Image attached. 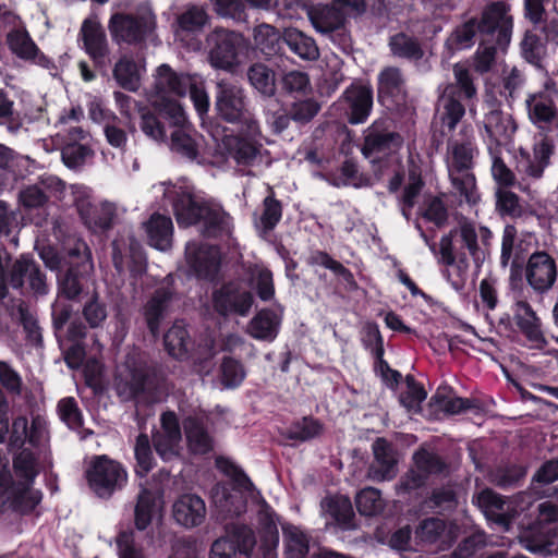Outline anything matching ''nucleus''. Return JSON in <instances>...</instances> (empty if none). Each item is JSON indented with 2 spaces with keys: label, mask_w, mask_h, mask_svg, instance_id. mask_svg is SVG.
Here are the masks:
<instances>
[{
  "label": "nucleus",
  "mask_w": 558,
  "mask_h": 558,
  "mask_svg": "<svg viewBox=\"0 0 558 558\" xmlns=\"http://www.w3.org/2000/svg\"><path fill=\"white\" fill-rule=\"evenodd\" d=\"M151 191L155 197H162L163 208H172L180 227L201 222L205 236L231 235L233 225L230 215L220 207L210 206L186 180L159 182L153 185Z\"/></svg>",
  "instance_id": "1"
},
{
  "label": "nucleus",
  "mask_w": 558,
  "mask_h": 558,
  "mask_svg": "<svg viewBox=\"0 0 558 558\" xmlns=\"http://www.w3.org/2000/svg\"><path fill=\"white\" fill-rule=\"evenodd\" d=\"M247 496L252 499L258 500V549L262 553L263 558H277V547L279 545V518L254 486L250 490L238 485L231 489L217 486L213 494V501L216 507L217 514L221 520L242 515L246 512Z\"/></svg>",
  "instance_id": "2"
},
{
  "label": "nucleus",
  "mask_w": 558,
  "mask_h": 558,
  "mask_svg": "<svg viewBox=\"0 0 558 558\" xmlns=\"http://www.w3.org/2000/svg\"><path fill=\"white\" fill-rule=\"evenodd\" d=\"M510 5L506 2H493L483 11L481 21L470 19L458 26L451 35V40L458 49L470 48L476 35L496 37V44H509L513 27Z\"/></svg>",
  "instance_id": "3"
},
{
  "label": "nucleus",
  "mask_w": 558,
  "mask_h": 558,
  "mask_svg": "<svg viewBox=\"0 0 558 558\" xmlns=\"http://www.w3.org/2000/svg\"><path fill=\"white\" fill-rule=\"evenodd\" d=\"M448 148L447 168L453 195L459 198L460 204L466 203L471 206L477 204L480 193L472 169L478 149L473 136H466L461 141H452Z\"/></svg>",
  "instance_id": "4"
},
{
  "label": "nucleus",
  "mask_w": 558,
  "mask_h": 558,
  "mask_svg": "<svg viewBox=\"0 0 558 558\" xmlns=\"http://www.w3.org/2000/svg\"><path fill=\"white\" fill-rule=\"evenodd\" d=\"M558 97V86L553 77H548L542 89L531 93L525 98V107L530 122L536 129L534 140H541L545 147L558 144V106L554 97Z\"/></svg>",
  "instance_id": "5"
},
{
  "label": "nucleus",
  "mask_w": 558,
  "mask_h": 558,
  "mask_svg": "<svg viewBox=\"0 0 558 558\" xmlns=\"http://www.w3.org/2000/svg\"><path fill=\"white\" fill-rule=\"evenodd\" d=\"M215 109L229 123H241L251 135L259 134V123L247 108L244 89L235 82L219 80L216 83Z\"/></svg>",
  "instance_id": "6"
},
{
  "label": "nucleus",
  "mask_w": 558,
  "mask_h": 558,
  "mask_svg": "<svg viewBox=\"0 0 558 558\" xmlns=\"http://www.w3.org/2000/svg\"><path fill=\"white\" fill-rule=\"evenodd\" d=\"M472 501L489 522L505 531L510 529L512 520L525 509L521 504L531 502L527 493H521L514 499H506L490 488L474 494Z\"/></svg>",
  "instance_id": "7"
},
{
  "label": "nucleus",
  "mask_w": 558,
  "mask_h": 558,
  "mask_svg": "<svg viewBox=\"0 0 558 558\" xmlns=\"http://www.w3.org/2000/svg\"><path fill=\"white\" fill-rule=\"evenodd\" d=\"M476 126L488 153L500 148L517 130L512 116L502 111L500 104L489 97L484 104V117L476 122Z\"/></svg>",
  "instance_id": "8"
},
{
  "label": "nucleus",
  "mask_w": 558,
  "mask_h": 558,
  "mask_svg": "<svg viewBox=\"0 0 558 558\" xmlns=\"http://www.w3.org/2000/svg\"><path fill=\"white\" fill-rule=\"evenodd\" d=\"M89 488L100 498H109L128 482L124 466L107 456L95 457L86 469Z\"/></svg>",
  "instance_id": "9"
},
{
  "label": "nucleus",
  "mask_w": 558,
  "mask_h": 558,
  "mask_svg": "<svg viewBox=\"0 0 558 558\" xmlns=\"http://www.w3.org/2000/svg\"><path fill=\"white\" fill-rule=\"evenodd\" d=\"M364 0H333L329 5H318L307 11L313 27L322 34H329L344 26L348 19L364 14Z\"/></svg>",
  "instance_id": "10"
},
{
  "label": "nucleus",
  "mask_w": 558,
  "mask_h": 558,
  "mask_svg": "<svg viewBox=\"0 0 558 558\" xmlns=\"http://www.w3.org/2000/svg\"><path fill=\"white\" fill-rule=\"evenodd\" d=\"M208 60L213 68L232 71L240 63V53L246 49L242 34L216 27L207 37Z\"/></svg>",
  "instance_id": "11"
},
{
  "label": "nucleus",
  "mask_w": 558,
  "mask_h": 558,
  "mask_svg": "<svg viewBox=\"0 0 558 558\" xmlns=\"http://www.w3.org/2000/svg\"><path fill=\"white\" fill-rule=\"evenodd\" d=\"M148 371L138 350H131L124 362L117 367L114 390L122 401H130L144 393Z\"/></svg>",
  "instance_id": "12"
},
{
  "label": "nucleus",
  "mask_w": 558,
  "mask_h": 558,
  "mask_svg": "<svg viewBox=\"0 0 558 558\" xmlns=\"http://www.w3.org/2000/svg\"><path fill=\"white\" fill-rule=\"evenodd\" d=\"M242 134L226 136L222 140V148L228 160H232L243 174H254L252 168L264 162L263 145L257 141L258 135H251L241 126Z\"/></svg>",
  "instance_id": "13"
},
{
  "label": "nucleus",
  "mask_w": 558,
  "mask_h": 558,
  "mask_svg": "<svg viewBox=\"0 0 558 558\" xmlns=\"http://www.w3.org/2000/svg\"><path fill=\"white\" fill-rule=\"evenodd\" d=\"M156 17L147 12L141 15L113 14L108 23L112 39L117 44H138L148 39L155 31Z\"/></svg>",
  "instance_id": "14"
},
{
  "label": "nucleus",
  "mask_w": 558,
  "mask_h": 558,
  "mask_svg": "<svg viewBox=\"0 0 558 558\" xmlns=\"http://www.w3.org/2000/svg\"><path fill=\"white\" fill-rule=\"evenodd\" d=\"M544 141L535 140L533 146V156L521 153L517 159V173L520 177L518 180V187L520 191L532 195L531 183L539 180L546 167L549 165V158L554 154L556 143H551L550 146L545 147Z\"/></svg>",
  "instance_id": "15"
},
{
  "label": "nucleus",
  "mask_w": 558,
  "mask_h": 558,
  "mask_svg": "<svg viewBox=\"0 0 558 558\" xmlns=\"http://www.w3.org/2000/svg\"><path fill=\"white\" fill-rule=\"evenodd\" d=\"M401 145L400 134L391 131L387 121L379 120L365 131L362 153L372 162H376L386 156L393 157Z\"/></svg>",
  "instance_id": "16"
},
{
  "label": "nucleus",
  "mask_w": 558,
  "mask_h": 558,
  "mask_svg": "<svg viewBox=\"0 0 558 558\" xmlns=\"http://www.w3.org/2000/svg\"><path fill=\"white\" fill-rule=\"evenodd\" d=\"M211 302L214 310L221 316L246 317L253 306L254 298L240 283L228 282L213 292Z\"/></svg>",
  "instance_id": "17"
},
{
  "label": "nucleus",
  "mask_w": 558,
  "mask_h": 558,
  "mask_svg": "<svg viewBox=\"0 0 558 558\" xmlns=\"http://www.w3.org/2000/svg\"><path fill=\"white\" fill-rule=\"evenodd\" d=\"M220 251L215 245L191 241L185 246L189 274L199 279L215 280L220 269Z\"/></svg>",
  "instance_id": "18"
},
{
  "label": "nucleus",
  "mask_w": 558,
  "mask_h": 558,
  "mask_svg": "<svg viewBox=\"0 0 558 558\" xmlns=\"http://www.w3.org/2000/svg\"><path fill=\"white\" fill-rule=\"evenodd\" d=\"M5 496V504L21 514L32 512L41 501L40 490L33 488L29 482H13L10 473H0V497Z\"/></svg>",
  "instance_id": "19"
},
{
  "label": "nucleus",
  "mask_w": 558,
  "mask_h": 558,
  "mask_svg": "<svg viewBox=\"0 0 558 558\" xmlns=\"http://www.w3.org/2000/svg\"><path fill=\"white\" fill-rule=\"evenodd\" d=\"M525 278L535 292L541 294L548 292L557 279L555 258L545 251L534 252L527 259Z\"/></svg>",
  "instance_id": "20"
},
{
  "label": "nucleus",
  "mask_w": 558,
  "mask_h": 558,
  "mask_svg": "<svg viewBox=\"0 0 558 558\" xmlns=\"http://www.w3.org/2000/svg\"><path fill=\"white\" fill-rule=\"evenodd\" d=\"M513 319L521 333L530 342L532 349H544L547 345L542 320L531 304L524 300L515 301L511 306Z\"/></svg>",
  "instance_id": "21"
},
{
  "label": "nucleus",
  "mask_w": 558,
  "mask_h": 558,
  "mask_svg": "<svg viewBox=\"0 0 558 558\" xmlns=\"http://www.w3.org/2000/svg\"><path fill=\"white\" fill-rule=\"evenodd\" d=\"M80 36L83 48L96 66L106 69L110 60V48L107 35L101 25L92 20H85L82 24Z\"/></svg>",
  "instance_id": "22"
},
{
  "label": "nucleus",
  "mask_w": 558,
  "mask_h": 558,
  "mask_svg": "<svg viewBox=\"0 0 558 558\" xmlns=\"http://www.w3.org/2000/svg\"><path fill=\"white\" fill-rule=\"evenodd\" d=\"M7 43L12 53L17 58L47 69L51 74H54L52 71L57 70L56 65L38 49L25 28H14L9 32Z\"/></svg>",
  "instance_id": "23"
},
{
  "label": "nucleus",
  "mask_w": 558,
  "mask_h": 558,
  "mask_svg": "<svg viewBox=\"0 0 558 558\" xmlns=\"http://www.w3.org/2000/svg\"><path fill=\"white\" fill-rule=\"evenodd\" d=\"M160 421L161 428L154 435V447L162 460L170 461L179 454L181 428L173 412H165Z\"/></svg>",
  "instance_id": "24"
},
{
  "label": "nucleus",
  "mask_w": 558,
  "mask_h": 558,
  "mask_svg": "<svg viewBox=\"0 0 558 558\" xmlns=\"http://www.w3.org/2000/svg\"><path fill=\"white\" fill-rule=\"evenodd\" d=\"M23 274H27V282L34 293L46 295L49 292L46 275L39 265L24 255L14 262L10 271L9 282L13 289L23 287Z\"/></svg>",
  "instance_id": "25"
},
{
  "label": "nucleus",
  "mask_w": 558,
  "mask_h": 558,
  "mask_svg": "<svg viewBox=\"0 0 558 558\" xmlns=\"http://www.w3.org/2000/svg\"><path fill=\"white\" fill-rule=\"evenodd\" d=\"M194 74L177 73L168 64L157 69L153 98H170V96H185Z\"/></svg>",
  "instance_id": "26"
},
{
  "label": "nucleus",
  "mask_w": 558,
  "mask_h": 558,
  "mask_svg": "<svg viewBox=\"0 0 558 558\" xmlns=\"http://www.w3.org/2000/svg\"><path fill=\"white\" fill-rule=\"evenodd\" d=\"M464 113L465 108L457 97V86L447 84L442 88L439 87L435 117L441 125L448 131L454 130Z\"/></svg>",
  "instance_id": "27"
},
{
  "label": "nucleus",
  "mask_w": 558,
  "mask_h": 558,
  "mask_svg": "<svg viewBox=\"0 0 558 558\" xmlns=\"http://www.w3.org/2000/svg\"><path fill=\"white\" fill-rule=\"evenodd\" d=\"M208 423L209 415L204 411L189 415L183 422L189 447L194 453L204 454L213 449V438L207 430Z\"/></svg>",
  "instance_id": "28"
},
{
  "label": "nucleus",
  "mask_w": 558,
  "mask_h": 558,
  "mask_svg": "<svg viewBox=\"0 0 558 558\" xmlns=\"http://www.w3.org/2000/svg\"><path fill=\"white\" fill-rule=\"evenodd\" d=\"M459 233L464 247L469 251L476 266L484 262L486 256V247L493 236L490 230L486 227H480L478 230L473 222L463 220L459 223V229L454 230Z\"/></svg>",
  "instance_id": "29"
},
{
  "label": "nucleus",
  "mask_w": 558,
  "mask_h": 558,
  "mask_svg": "<svg viewBox=\"0 0 558 558\" xmlns=\"http://www.w3.org/2000/svg\"><path fill=\"white\" fill-rule=\"evenodd\" d=\"M343 99L348 106L350 123H363L368 118L373 107V89L371 86L351 84L344 90Z\"/></svg>",
  "instance_id": "30"
},
{
  "label": "nucleus",
  "mask_w": 558,
  "mask_h": 558,
  "mask_svg": "<svg viewBox=\"0 0 558 558\" xmlns=\"http://www.w3.org/2000/svg\"><path fill=\"white\" fill-rule=\"evenodd\" d=\"M202 136L190 125L174 129L170 135L169 148L178 157L201 163Z\"/></svg>",
  "instance_id": "31"
},
{
  "label": "nucleus",
  "mask_w": 558,
  "mask_h": 558,
  "mask_svg": "<svg viewBox=\"0 0 558 558\" xmlns=\"http://www.w3.org/2000/svg\"><path fill=\"white\" fill-rule=\"evenodd\" d=\"M281 322L280 311L263 308L248 322L246 332L258 341L272 342L279 333Z\"/></svg>",
  "instance_id": "32"
},
{
  "label": "nucleus",
  "mask_w": 558,
  "mask_h": 558,
  "mask_svg": "<svg viewBox=\"0 0 558 558\" xmlns=\"http://www.w3.org/2000/svg\"><path fill=\"white\" fill-rule=\"evenodd\" d=\"M374 462L369 465L367 475L372 481L384 482L392 480L396 474V459L391 446L384 438L373 444Z\"/></svg>",
  "instance_id": "33"
},
{
  "label": "nucleus",
  "mask_w": 558,
  "mask_h": 558,
  "mask_svg": "<svg viewBox=\"0 0 558 558\" xmlns=\"http://www.w3.org/2000/svg\"><path fill=\"white\" fill-rule=\"evenodd\" d=\"M378 98L400 104L407 96V83L402 71L397 66H386L378 73Z\"/></svg>",
  "instance_id": "34"
},
{
  "label": "nucleus",
  "mask_w": 558,
  "mask_h": 558,
  "mask_svg": "<svg viewBox=\"0 0 558 558\" xmlns=\"http://www.w3.org/2000/svg\"><path fill=\"white\" fill-rule=\"evenodd\" d=\"M416 537L426 544H435L438 549L449 548L457 537L453 526H448L438 518L422 521L416 530Z\"/></svg>",
  "instance_id": "35"
},
{
  "label": "nucleus",
  "mask_w": 558,
  "mask_h": 558,
  "mask_svg": "<svg viewBox=\"0 0 558 558\" xmlns=\"http://www.w3.org/2000/svg\"><path fill=\"white\" fill-rule=\"evenodd\" d=\"M173 291L168 286L158 288L143 307L147 328L154 337L160 332V324L167 313Z\"/></svg>",
  "instance_id": "36"
},
{
  "label": "nucleus",
  "mask_w": 558,
  "mask_h": 558,
  "mask_svg": "<svg viewBox=\"0 0 558 558\" xmlns=\"http://www.w3.org/2000/svg\"><path fill=\"white\" fill-rule=\"evenodd\" d=\"M206 515V506L204 500L194 494L181 496L173 505L174 520L185 527L199 525Z\"/></svg>",
  "instance_id": "37"
},
{
  "label": "nucleus",
  "mask_w": 558,
  "mask_h": 558,
  "mask_svg": "<svg viewBox=\"0 0 558 558\" xmlns=\"http://www.w3.org/2000/svg\"><path fill=\"white\" fill-rule=\"evenodd\" d=\"M209 20L210 17L205 7L189 4L177 14L174 27L175 36L199 34L209 23Z\"/></svg>",
  "instance_id": "38"
},
{
  "label": "nucleus",
  "mask_w": 558,
  "mask_h": 558,
  "mask_svg": "<svg viewBox=\"0 0 558 558\" xmlns=\"http://www.w3.org/2000/svg\"><path fill=\"white\" fill-rule=\"evenodd\" d=\"M144 228L149 244L159 250L167 251L171 247L173 236V223L169 216L153 214Z\"/></svg>",
  "instance_id": "39"
},
{
  "label": "nucleus",
  "mask_w": 558,
  "mask_h": 558,
  "mask_svg": "<svg viewBox=\"0 0 558 558\" xmlns=\"http://www.w3.org/2000/svg\"><path fill=\"white\" fill-rule=\"evenodd\" d=\"M163 342L168 353L178 360L187 359L194 350V342L182 322H175L172 325L166 332Z\"/></svg>",
  "instance_id": "40"
},
{
  "label": "nucleus",
  "mask_w": 558,
  "mask_h": 558,
  "mask_svg": "<svg viewBox=\"0 0 558 558\" xmlns=\"http://www.w3.org/2000/svg\"><path fill=\"white\" fill-rule=\"evenodd\" d=\"M282 40L294 54L303 60L314 61L319 58V49L315 40L298 28H286Z\"/></svg>",
  "instance_id": "41"
},
{
  "label": "nucleus",
  "mask_w": 558,
  "mask_h": 558,
  "mask_svg": "<svg viewBox=\"0 0 558 558\" xmlns=\"http://www.w3.org/2000/svg\"><path fill=\"white\" fill-rule=\"evenodd\" d=\"M62 185L63 183L56 177L49 175L43 178L39 184L26 186L20 192V203L27 209L40 208L48 201L46 190L52 187L59 190Z\"/></svg>",
  "instance_id": "42"
},
{
  "label": "nucleus",
  "mask_w": 558,
  "mask_h": 558,
  "mask_svg": "<svg viewBox=\"0 0 558 558\" xmlns=\"http://www.w3.org/2000/svg\"><path fill=\"white\" fill-rule=\"evenodd\" d=\"M41 428L39 422L34 420L28 428V422L25 416H17L13 420L12 429L9 437V446L11 449H21L26 441L33 446H37L40 441Z\"/></svg>",
  "instance_id": "43"
},
{
  "label": "nucleus",
  "mask_w": 558,
  "mask_h": 558,
  "mask_svg": "<svg viewBox=\"0 0 558 558\" xmlns=\"http://www.w3.org/2000/svg\"><path fill=\"white\" fill-rule=\"evenodd\" d=\"M388 46L393 57L409 61H418L424 56L420 40L403 32L390 36Z\"/></svg>",
  "instance_id": "44"
},
{
  "label": "nucleus",
  "mask_w": 558,
  "mask_h": 558,
  "mask_svg": "<svg viewBox=\"0 0 558 558\" xmlns=\"http://www.w3.org/2000/svg\"><path fill=\"white\" fill-rule=\"evenodd\" d=\"M141 66L132 57L123 56L113 68V77L117 83L129 92H136L141 85Z\"/></svg>",
  "instance_id": "45"
},
{
  "label": "nucleus",
  "mask_w": 558,
  "mask_h": 558,
  "mask_svg": "<svg viewBox=\"0 0 558 558\" xmlns=\"http://www.w3.org/2000/svg\"><path fill=\"white\" fill-rule=\"evenodd\" d=\"M281 527L287 558H306L310 549L307 534L292 524H282Z\"/></svg>",
  "instance_id": "46"
},
{
  "label": "nucleus",
  "mask_w": 558,
  "mask_h": 558,
  "mask_svg": "<svg viewBox=\"0 0 558 558\" xmlns=\"http://www.w3.org/2000/svg\"><path fill=\"white\" fill-rule=\"evenodd\" d=\"M226 536L235 548V553L250 557L257 546L254 531L246 524L226 525Z\"/></svg>",
  "instance_id": "47"
},
{
  "label": "nucleus",
  "mask_w": 558,
  "mask_h": 558,
  "mask_svg": "<svg viewBox=\"0 0 558 558\" xmlns=\"http://www.w3.org/2000/svg\"><path fill=\"white\" fill-rule=\"evenodd\" d=\"M323 510L328 513L343 529L353 526V508L350 499L344 496H336L324 499Z\"/></svg>",
  "instance_id": "48"
},
{
  "label": "nucleus",
  "mask_w": 558,
  "mask_h": 558,
  "mask_svg": "<svg viewBox=\"0 0 558 558\" xmlns=\"http://www.w3.org/2000/svg\"><path fill=\"white\" fill-rule=\"evenodd\" d=\"M247 77L251 85L263 96L272 97L276 92L275 73L267 65L255 63L250 66Z\"/></svg>",
  "instance_id": "49"
},
{
  "label": "nucleus",
  "mask_w": 558,
  "mask_h": 558,
  "mask_svg": "<svg viewBox=\"0 0 558 558\" xmlns=\"http://www.w3.org/2000/svg\"><path fill=\"white\" fill-rule=\"evenodd\" d=\"M254 43L256 47L266 56L271 57L280 50L282 36L269 24H260L254 28Z\"/></svg>",
  "instance_id": "50"
},
{
  "label": "nucleus",
  "mask_w": 558,
  "mask_h": 558,
  "mask_svg": "<svg viewBox=\"0 0 558 558\" xmlns=\"http://www.w3.org/2000/svg\"><path fill=\"white\" fill-rule=\"evenodd\" d=\"M151 105L158 112L175 128H185L190 125L187 117L182 106L171 98H153L150 97Z\"/></svg>",
  "instance_id": "51"
},
{
  "label": "nucleus",
  "mask_w": 558,
  "mask_h": 558,
  "mask_svg": "<svg viewBox=\"0 0 558 558\" xmlns=\"http://www.w3.org/2000/svg\"><path fill=\"white\" fill-rule=\"evenodd\" d=\"M157 510V498L155 494L148 489H143L137 498L135 507V526L143 531L150 524L151 519Z\"/></svg>",
  "instance_id": "52"
},
{
  "label": "nucleus",
  "mask_w": 558,
  "mask_h": 558,
  "mask_svg": "<svg viewBox=\"0 0 558 558\" xmlns=\"http://www.w3.org/2000/svg\"><path fill=\"white\" fill-rule=\"evenodd\" d=\"M282 217V206L274 195H268L263 202V213L259 220L256 222V227L263 233L270 232L280 221Z\"/></svg>",
  "instance_id": "53"
},
{
  "label": "nucleus",
  "mask_w": 558,
  "mask_h": 558,
  "mask_svg": "<svg viewBox=\"0 0 558 558\" xmlns=\"http://www.w3.org/2000/svg\"><path fill=\"white\" fill-rule=\"evenodd\" d=\"M291 120L290 111L282 108L277 100H268L265 107V121L275 134H280L287 130Z\"/></svg>",
  "instance_id": "54"
},
{
  "label": "nucleus",
  "mask_w": 558,
  "mask_h": 558,
  "mask_svg": "<svg viewBox=\"0 0 558 558\" xmlns=\"http://www.w3.org/2000/svg\"><path fill=\"white\" fill-rule=\"evenodd\" d=\"M356 508L363 515H376L385 506L380 490L374 487H366L356 495Z\"/></svg>",
  "instance_id": "55"
},
{
  "label": "nucleus",
  "mask_w": 558,
  "mask_h": 558,
  "mask_svg": "<svg viewBox=\"0 0 558 558\" xmlns=\"http://www.w3.org/2000/svg\"><path fill=\"white\" fill-rule=\"evenodd\" d=\"M140 129L143 134L158 144L166 143V129L158 117L148 109H140Z\"/></svg>",
  "instance_id": "56"
},
{
  "label": "nucleus",
  "mask_w": 558,
  "mask_h": 558,
  "mask_svg": "<svg viewBox=\"0 0 558 558\" xmlns=\"http://www.w3.org/2000/svg\"><path fill=\"white\" fill-rule=\"evenodd\" d=\"M251 286L262 301H269L275 294L272 274L265 267L255 266L251 269Z\"/></svg>",
  "instance_id": "57"
},
{
  "label": "nucleus",
  "mask_w": 558,
  "mask_h": 558,
  "mask_svg": "<svg viewBox=\"0 0 558 558\" xmlns=\"http://www.w3.org/2000/svg\"><path fill=\"white\" fill-rule=\"evenodd\" d=\"M114 216V208L110 203H99L83 221L94 232L110 228Z\"/></svg>",
  "instance_id": "58"
},
{
  "label": "nucleus",
  "mask_w": 558,
  "mask_h": 558,
  "mask_svg": "<svg viewBox=\"0 0 558 558\" xmlns=\"http://www.w3.org/2000/svg\"><path fill=\"white\" fill-rule=\"evenodd\" d=\"M0 124L12 134L17 133L22 128V119L14 110V101L3 89H0Z\"/></svg>",
  "instance_id": "59"
},
{
  "label": "nucleus",
  "mask_w": 558,
  "mask_h": 558,
  "mask_svg": "<svg viewBox=\"0 0 558 558\" xmlns=\"http://www.w3.org/2000/svg\"><path fill=\"white\" fill-rule=\"evenodd\" d=\"M413 461L415 469L426 477L430 474H438L442 472L446 466L437 453L429 451L426 448L418 449L413 454Z\"/></svg>",
  "instance_id": "60"
},
{
  "label": "nucleus",
  "mask_w": 558,
  "mask_h": 558,
  "mask_svg": "<svg viewBox=\"0 0 558 558\" xmlns=\"http://www.w3.org/2000/svg\"><path fill=\"white\" fill-rule=\"evenodd\" d=\"M486 544L487 541L485 533L475 532L459 543L450 558H477L481 556V551Z\"/></svg>",
  "instance_id": "61"
},
{
  "label": "nucleus",
  "mask_w": 558,
  "mask_h": 558,
  "mask_svg": "<svg viewBox=\"0 0 558 558\" xmlns=\"http://www.w3.org/2000/svg\"><path fill=\"white\" fill-rule=\"evenodd\" d=\"M83 275L70 267L63 277L59 278V294L68 300H77L83 293Z\"/></svg>",
  "instance_id": "62"
},
{
  "label": "nucleus",
  "mask_w": 558,
  "mask_h": 558,
  "mask_svg": "<svg viewBox=\"0 0 558 558\" xmlns=\"http://www.w3.org/2000/svg\"><path fill=\"white\" fill-rule=\"evenodd\" d=\"M426 392L424 388L418 385L415 379L411 376L407 377V390L400 393V403L409 412H418L421 410V403L425 400Z\"/></svg>",
  "instance_id": "63"
},
{
  "label": "nucleus",
  "mask_w": 558,
  "mask_h": 558,
  "mask_svg": "<svg viewBox=\"0 0 558 558\" xmlns=\"http://www.w3.org/2000/svg\"><path fill=\"white\" fill-rule=\"evenodd\" d=\"M221 381L226 388H235L246 376L242 363L233 357H225L221 366Z\"/></svg>",
  "instance_id": "64"
}]
</instances>
